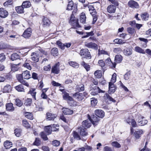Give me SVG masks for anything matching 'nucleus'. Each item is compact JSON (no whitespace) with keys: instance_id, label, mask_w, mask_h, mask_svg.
<instances>
[{"instance_id":"nucleus-1","label":"nucleus","mask_w":151,"mask_h":151,"mask_svg":"<svg viewBox=\"0 0 151 151\" xmlns=\"http://www.w3.org/2000/svg\"><path fill=\"white\" fill-rule=\"evenodd\" d=\"M11 60L12 61L18 60V63L14 64L12 66V69L15 71L17 70L18 68H16L14 69L15 67L19 65L22 63V60L20 58V57L17 53H13L11 57Z\"/></svg>"},{"instance_id":"nucleus-2","label":"nucleus","mask_w":151,"mask_h":151,"mask_svg":"<svg viewBox=\"0 0 151 151\" xmlns=\"http://www.w3.org/2000/svg\"><path fill=\"white\" fill-rule=\"evenodd\" d=\"M79 54L83 58L91 59V57L90 53L88 49L81 50Z\"/></svg>"},{"instance_id":"nucleus-3","label":"nucleus","mask_w":151,"mask_h":151,"mask_svg":"<svg viewBox=\"0 0 151 151\" xmlns=\"http://www.w3.org/2000/svg\"><path fill=\"white\" fill-rule=\"evenodd\" d=\"M88 119H90L93 124L95 126L97 125L99 121V117H98L96 115H93L91 117L89 115H88Z\"/></svg>"},{"instance_id":"nucleus-4","label":"nucleus","mask_w":151,"mask_h":151,"mask_svg":"<svg viewBox=\"0 0 151 151\" xmlns=\"http://www.w3.org/2000/svg\"><path fill=\"white\" fill-rule=\"evenodd\" d=\"M63 95V99L67 101H73V99L72 97L69 96V94L67 93L66 91L64 89H60Z\"/></svg>"},{"instance_id":"nucleus-5","label":"nucleus","mask_w":151,"mask_h":151,"mask_svg":"<svg viewBox=\"0 0 151 151\" xmlns=\"http://www.w3.org/2000/svg\"><path fill=\"white\" fill-rule=\"evenodd\" d=\"M91 94L92 95H95L100 93H104L105 92L100 89V88L97 86H95L93 89L91 90Z\"/></svg>"},{"instance_id":"nucleus-6","label":"nucleus","mask_w":151,"mask_h":151,"mask_svg":"<svg viewBox=\"0 0 151 151\" xmlns=\"http://www.w3.org/2000/svg\"><path fill=\"white\" fill-rule=\"evenodd\" d=\"M74 9L73 13H76L77 11V6H73V2L71 1H69L67 6V9L68 10H70Z\"/></svg>"},{"instance_id":"nucleus-7","label":"nucleus","mask_w":151,"mask_h":151,"mask_svg":"<svg viewBox=\"0 0 151 151\" xmlns=\"http://www.w3.org/2000/svg\"><path fill=\"white\" fill-rule=\"evenodd\" d=\"M60 63H56L52 68L51 73L58 74L60 73Z\"/></svg>"},{"instance_id":"nucleus-8","label":"nucleus","mask_w":151,"mask_h":151,"mask_svg":"<svg viewBox=\"0 0 151 151\" xmlns=\"http://www.w3.org/2000/svg\"><path fill=\"white\" fill-rule=\"evenodd\" d=\"M122 60V57L120 55H116L115 58V62L112 63V67L115 68L116 63H119L121 62Z\"/></svg>"},{"instance_id":"nucleus-9","label":"nucleus","mask_w":151,"mask_h":151,"mask_svg":"<svg viewBox=\"0 0 151 151\" xmlns=\"http://www.w3.org/2000/svg\"><path fill=\"white\" fill-rule=\"evenodd\" d=\"M91 122L90 119L86 120L83 121L82 123V125L81 127H83V128L86 129L89 128L91 125Z\"/></svg>"},{"instance_id":"nucleus-10","label":"nucleus","mask_w":151,"mask_h":151,"mask_svg":"<svg viewBox=\"0 0 151 151\" xmlns=\"http://www.w3.org/2000/svg\"><path fill=\"white\" fill-rule=\"evenodd\" d=\"M128 5L129 6L132 8H137L139 6L138 3L133 0L129 1L128 3Z\"/></svg>"},{"instance_id":"nucleus-11","label":"nucleus","mask_w":151,"mask_h":151,"mask_svg":"<svg viewBox=\"0 0 151 151\" xmlns=\"http://www.w3.org/2000/svg\"><path fill=\"white\" fill-rule=\"evenodd\" d=\"M31 29L28 28L24 31L22 36L26 38H29L31 35Z\"/></svg>"},{"instance_id":"nucleus-12","label":"nucleus","mask_w":151,"mask_h":151,"mask_svg":"<svg viewBox=\"0 0 151 151\" xmlns=\"http://www.w3.org/2000/svg\"><path fill=\"white\" fill-rule=\"evenodd\" d=\"M78 132H80L81 136L84 137L88 135V133L86 132V129L83 128V127H80L78 128Z\"/></svg>"},{"instance_id":"nucleus-13","label":"nucleus","mask_w":151,"mask_h":151,"mask_svg":"<svg viewBox=\"0 0 151 151\" xmlns=\"http://www.w3.org/2000/svg\"><path fill=\"white\" fill-rule=\"evenodd\" d=\"M85 46L89 48H91L95 49H97L98 46L96 44L92 42H86L85 44Z\"/></svg>"},{"instance_id":"nucleus-14","label":"nucleus","mask_w":151,"mask_h":151,"mask_svg":"<svg viewBox=\"0 0 151 151\" xmlns=\"http://www.w3.org/2000/svg\"><path fill=\"white\" fill-rule=\"evenodd\" d=\"M95 112V114L99 117L102 118L104 116V112L101 110L97 109Z\"/></svg>"},{"instance_id":"nucleus-15","label":"nucleus","mask_w":151,"mask_h":151,"mask_svg":"<svg viewBox=\"0 0 151 151\" xmlns=\"http://www.w3.org/2000/svg\"><path fill=\"white\" fill-rule=\"evenodd\" d=\"M73 96L78 101H81L84 99L83 95L81 93H76L73 95Z\"/></svg>"},{"instance_id":"nucleus-16","label":"nucleus","mask_w":151,"mask_h":151,"mask_svg":"<svg viewBox=\"0 0 151 151\" xmlns=\"http://www.w3.org/2000/svg\"><path fill=\"white\" fill-rule=\"evenodd\" d=\"M8 13L7 11L3 8L0 9V17L4 18L8 15Z\"/></svg>"},{"instance_id":"nucleus-17","label":"nucleus","mask_w":151,"mask_h":151,"mask_svg":"<svg viewBox=\"0 0 151 151\" xmlns=\"http://www.w3.org/2000/svg\"><path fill=\"white\" fill-rule=\"evenodd\" d=\"M116 7L115 6L112 5H110L107 8V10L108 12L110 13H114L115 12Z\"/></svg>"},{"instance_id":"nucleus-18","label":"nucleus","mask_w":151,"mask_h":151,"mask_svg":"<svg viewBox=\"0 0 151 151\" xmlns=\"http://www.w3.org/2000/svg\"><path fill=\"white\" fill-rule=\"evenodd\" d=\"M63 114L65 115H71L73 113V111L67 108H63L62 109Z\"/></svg>"},{"instance_id":"nucleus-19","label":"nucleus","mask_w":151,"mask_h":151,"mask_svg":"<svg viewBox=\"0 0 151 151\" xmlns=\"http://www.w3.org/2000/svg\"><path fill=\"white\" fill-rule=\"evenodd\" d=\"M90 13L93 17V24H94L97 19V12H96L95 10H94L93 11L90 12Z\"/></svg>"},{"instance_id":"nucleus-20","label":"nucleus","mask_w":151,"mask_h":151,"mask_svg":"<svg viewBox=\"0 0 151 151\" xmlns=\"http://www.w3.org/2000/svg\"><path fill=\"white\" fill-rule=\"evenodd\" d=\"M22 74L24 79H28L31 78V75L29 71L27 70L24 71Z\"/></svg>"},{"instance_id":"nucleus-21","label":"nucleus","mask_w":151,"mask_h":151,"mask_svg":"<svg viewBox=\"0 0 151 151\" xmlns=\"http://www.w3.org/2000/svg\"><path fill=\"white\" fill-rule=\"evenodd\" d=\"M42 24L45 27L49 26L50 24V20L44 16L43 17Z\"/></svg>"},{"instance_id":"nucleus-22","label":"nucleus","mask_w":151,"mask_h":151,"mask_svg":"<svg viewBox=\"0 0 151 151\" xmlns=\"http://www.w3.org/2000/svg\"><path fill=\"white\" fill-rule=\"evenodd\" d=\"M143 131L141 129H138L135 131L134 132V135L137 139H138L140 137L141 135L143 133Z\"/></svg>"},{"instance_id":"nucleus-23","label":"nucleus","mask_w":151,"mask_h":151,"mask_svg":"<svg viewBox=\"0 0 151 151\" xmlns=\"http://www.w3.org/2000/svg\"><path fill=\"white\" fill-rule=\"evenodd\" d=\"M31 58L32 60L35 62H37L39 61V58L35 52L32 53L31 54Z\"/></svg>"},{"instance_id":"nucleus-24","label":"nucleus","mask_w":151,"mask_h":151,"mask_svg":"<svg viewBox=\"0 0 151 151\" xmlns=\"http://www.w3.org/2000/svg\"><path fill=\"white\" fill-rule=\"evenodd\" d=\"M123 52L125 55L129 56L132 54V50L131 48H128L124 49Z\"/></svg>"},{"instance_id":"nucleus-25","label":"nucleus","mask_w":151,"mask_h":151,"mask_svg":"<svg viewBox=\"0 0 151 151\" xmlns=\"http://www.w3.org/2000/svg\"><path fill=\"white\" fill-rule=\"evenodd\" d=\"M51 126V125H50L45 127V130L47 133L48 135L50 134L52 131H56L55 129H52Z\"/></svg>"},{"instance_id":"nucleus-26","label":"nucleus","mask_w":151,"mask_h":151,"mask_svg":"<svg viewBox=\"0 0 151 151\" xmlns=\"http://www.w3.org/2000/svg\"><path fill=\"white\" fill-rule=\"evenodd\" d=\"M24 8L22 5L15 7V9L19 14L23 13L24 12Z\"/></svg>"},{"instance_id":"nucleus-27","label":"nucleus","mask_w":151,"mask_h":151,"mask_svg":"<svg viewBox=\"0 0 151 151\" xmlns=\"http://www.w3.org/2000/svg\"><path fill=\"white\" fill-rule=\"evenodd\" d=\"M24 114L25 116L28 119L30 120H32L33 119V114L31 112H25Z\"/></svg>"},{"instance_id":"nucleus-28","label":"nucleus","mask_w":151,"mask_h":151,"mask_svg":"<svg viewBox=\"0 0 151 151\" xmlns=\"http://www.w3.org/2000/svg\"><path fill=\"white\" fill-rule=\"evenodd\" d=\"M81 65L84 67L87 71L90 70V66L88 63H86L84 61L82 62L81 63Z\"/></svg>"},{"instance_id":"nucleus-29","label":"nucleus","mask_w":151,"mask_h":151,"mask_svg":"<svg viewBox=\"0 0 151 151\" xmlns=\"http://www.w3.org/2000/svg\"><path fill=\"white\" fill-rule=\"evenodd\" d=\"M86 17L85 14L83 12L80 15V22L83 24L85 23L86 21Z\"/></svg>"},{"instance_id":"nucleus-30","label":"nucleus","mask_w":151,"mask_h":151,"mask_svg":"<svg viewBox=\"0 0 151 151\" xmlns=\"http://www.w3.org/2000/svg\"><path fill=\"white\" fill-rule=\"evenodd\" d=\"M22 5L25 8H29L31 6V4L29 1H24L22 4Z\"/></svg>"},{"instance_id":"nucleus-31","label":"nucleus","mask_w":151,"mask_h":151,"mask_svg":"<svg viewBox=\"0 0 151 151\" xmlns=\"http://www.w3.org/2000/svg\"><path fill=\"white\" fill-rule=\"evenodd\" d=\"M51 53L54 56H57L58 54V51L57 48L54 47L51 50Z\"/></svg>"},{"instance_id":"nucleus-32","label":"nucleus","mask_w":151,"mask_h":151,"mask_svg":"<svg viewBox=\"0 0 151 151\" xmlns=\"http://www.w3.org/2000/svg\"><path fill=\"white\" fill-rule=\"evenodd\" d=\"M104 97V99L106 100L108 99L110 101H112L113 103H115L116 101L114 99L112 98L109 95L108 93H106Z\"/></svg>"},{"instance_id":"nucleus-33","label":"nucleus","mask_w":151,"mask_h":151,"mask_svg":"<svg viewBox=\"0 0 151 151\" xmlns=\"http://www.w3.org/2000/svg\"><path fill=\"white\" fill-rule=\"evenodd\" d=\"M70 24L72 25L73 27L75 29L80 27V26L78 24L77 20H74V22H71Z\"/></svg>"},{"instance_id":"nucleus-34","label":"nucleus","mask_w":151,"mask_h":151,"mask_svg":"<svg viewBox=\"0 0 151 151\" xmlns=\"http://www.w3.org/2000/svg\"><path fill=\"white\" fill-rule=\"evenodd\" d=\"M109 92L114 93L115 91V87L114 86V84H111V83H109Z\"/></svg>"},{"instance_id":"nucleus-35","label":"nucleus","mask_w":151,"mask_h":151,"mask_svg":"<svg viewBox=\"0 0 151 151\" xmlns=\"http://www.w3.org/2000/svg\"><path fill=\"white\" fill-rule=\"evenodd\" d=\"M134 50L136 52L140 53L145 54V53L144 50L138 46L135 47Z\"/></svg>"},{"instance_id":"nucleus-36","label":"nucleus","mask_w":151,"mask_h":151,"mask_svg":"<svg viewBox=\"0 0 151 151\" xmlns=\"http://www.w3.org/2000/svg\"><path fill=\"white\" fill-rule=\"evenodd\" d=\"M94 74L95 77L97 78H101L102 76L101 71L100 70H97L96 71Z\"/></svg>"},{"instance_id":"nucleus-37","label":"nucleus","mask_w":151,"mask_h":151,"mask_svg":"<svg viewBox=\"0 0 151 151\" xmlns=\"http://www.w3.org/2000/svg\"><path fill=\"white\" fill-rule=\"evenodd\" d=\"M15 89L19 92H23L24 91V87L22 85H19L15 87Z\"/></svg>"},{"instance_id":"nucleus-38","label":"nucleus","mask_w":151,"mask_h":151,"mask_svg":"<svg viewBox=\"0 0 151 151\" xmlns=\"http://www.w3.org/2000/svg\"><path fill=\"white\" fill-rule=\"evenodd\" d=\"M11 90V86L7 84L3 88V92L4 93L9 92Z\"/></svg>"},{"instance_id":"nucleus-39","label":"nucleus","mask_w":151,"mask_h":151,"mask_svg":"<svg viewBox=\"0 0 151 151\" xmlns=\"http://www.w3.org/2000/svg\"><path fill=\"white\" fill-rule=\"evenodd\" d=\"M149 17V15L147 12H145L141 15L142 19L144 20H147Z\"/></svg>"},{"instance_id":"nucleus-40","label":"nucleus","mask_w":151,"mask_h":151,"mask_svg":"<svg viewBox=\"0 0 151 151\" xmlns=\"http://www.w3.org/2000/svg\"><path fill=\"white\" fill-rule=\"evenodd\" d=\"M41 142L40 139L39 138H36L33 145L36 146H39L40 145Z\"/></svg>"},{"instance_id":"nucleus-41","label":"nucleus","mask_w":151,"mask_h":151,"mask_svg":"<svg viewBox=\"0 0 151 151\" xmlns=\"http://www.w3.org/2000/svg\"><path fill=\"white\" fill-rule=\"evenodd\" d=\"M72 135L74 138L78 140L81 139L80 137L76 131H74L72 133Z\"/></svg>"},{"instance_id":"nucleus-42","label":"nucleus","mask_w":151,"mask_h":151,"mask_svg":"<svg viewBox=\"0 0 151 151\" xmlns=\"http://www.w3.org/2000/svg\"><path fill=\"white\" fill-rule=\"evenodd\" d=\"M13 104H6V109L7 110L9 111H13L14 110V108L13 106Z\"/></svg>"},{"instance_id":"nucleus-43","label":"nucleus","mask_w":151,"mask_h":151,"mask_svg":"<svg viewBox=\"0 0 151 151\" xmlns=\"http://www.w3.org/2000/svg\"><path fill=\"white\" fill-rule=\"evenodd\" d=\"M57 45L62 50H64L65 48V43L63 44L60 41H58L56 42Z\"/></svg>"},{"instance_id":"nucleus-44","label":"nucleus","mask_w":151,"mask_h":151,"mask_svg":"<svg viewBox=\"0 0 151 151\" xmlns=\"http://www.w3.org/2000/svg\"><path fill=\"white\" fill-rule=\"evenodd\" d=\"M68 63L70 65L75 68H78L79 66V65L75 62L70 61Z\"/></svg>"},{"instance_id":"nucleus-45","label":"nucleus","mask_w":151,"mask_h":151,"mask_svg":"<svg viewBox=\"0 0 151 151\" xmlns=\"http://www.w3.org/2000/svg\"><path fill=\"white\" fill-rule=\"evenodd\" d=\"M127 31L129 33L132 35H133L136 33V31L134 29L131 27L127 28Z\"/></svg>"},{"instance_id":"nucleus-46","label":"nucleus","mask_w":151,"mask_h":151,"mask_svg":"<svg viewBox=\"0 0 151 151\" xmlns=\"http://www.w3.org/2000/svg\"><path fill=\"white\" fill-rule=\"evenodd\" d=\"M21 130L20 129H16L14 130V134L17 137H19L21 135Z\"/></svg>"},{"instance_id":"nucleus-47","label":"nucleus","mask_w":151,"mask_h":151,"mask_svg":"<svg viewBox=\"0 0 151 151\" xmlns=\"http://www.w3.org/2000/svg\"><path fill=\"white\" fill-rule=\"evenodd\" d=\"M29 93L31 94L32 97L36 100L35 95L36 92L35 91V89L31 88L30 89Z\"/></svg>"},{"instance_id":"nucleus-48","label":"nucleus","mask_w":151,"mask_h":151,"mask_svg":"<svg viewBox=\"0 0 151 151\" xmlns=\"http://www.w3.org/2000/svg\"><path fill=\"white\" fill-rule=\"evenodd\" d=\"M12 145V142L9 141H6L4 143V146L6 149L9 148V147Z\"/></svg>"},{"instance_id":"nucleus-49","label":"nucleus","mask_w":151,"mask_h":151,"mask_svg":"<svg viewBox=\"0 0 151 151\" xmlns=\"http://www.w3.org/2000/svg\"><path fill=\"white\" fill-rule=\"evenodd\" d=\"M23 125L27 128L30 127V126L28 122L26 120H23L22 121Z\"/></svg>"},{"instance_id":"nucleus-50","label":"nucleus","mask_w":151,"mask_h":151,"mask_svg":"<svg viewBox=\"0 0 151 151\" xmlns=\"http://www.w3.org/2000/svg\"><path fill=\"white\" fill-rule=\"evenodd\" d=\"M57 116V114L52 113V116L51 117H47V120H53Z\"/></svg>"},{"instance_id":"nucleus-51","label":"nucleus","mask_w":151,"mask_h":151,"mask_svg":"<svg viewBox=\"0 0 151 151\" xmlns=\"http://www.w3.org/2000/svg\"><path fill=\"white\" fill-rule=\"evenodd\" d=\"M116 80V75L115 73H114L112 76L111 82L109 83H111V84H114Z\"/></svg>"},{"instance_id":"nucleus-52","label":"nucleus","mask_w":151,"mask_h":151,"mask_svg":"<svg viewBox=\"0 0 151 151\" xmlns=\"http://www.w3.org/2000/svg\"><path fill=\"white\" fill-rule=\"evenodd\" d=\"M60 142L59 141L55 140L52 141V145L54 146L58 147L60 144Z\"/></svg>"},{"instance_id":"nucleus-53","label":"nucleus","mask_w":151,"mask_h":151,"mask_svg":"<svg viewBox=\"0 0 151 151\" xmlns=\"http://www.w3.org/2000/svg\"><path fill=\"white\" fill-rule=\"evenodd\" d=\"M147 121L145 119H142L140 120L139 123V125L140 126H144L147 124Z\"/></svg>"},{"instance_id":"nucleus-54","label":"nucleus","mask_w":151,"mask_h":151,"mask_svg":"<svg viewBox=\"0 0 151 151\" xmlns=\"http://www.w3.org/2000/svg\"><path fill=\"white\" fill-rule=\"evenodd\" d=\"M108 1L110 2L111 4L114 5V6H117L119 5V2L117 0H108Z\"/></svg>"},{"instance_id":"nucleus-55","label":"nucleus","mask_w":151,"mask_h":151,"mask_svg":"<svg viewBox=\"0 0 151 151\" xmlns=\"http://www.w3.org/2000/svg\"><path fill=\"white\" fill-rule=\"evenodd\" d=\"M27 60H26L25 62V63L23 64V65L24 67L26 68L29 70H31V67L30 66L29 64L27 63Z\"/></svg>"},{"instance_id":"nucleus-56","label":"nucleus","mask_w":151,"mask_h":151,"mask_svg":"<svg viewBox=\"0 0 151 151\" xmlns=\"http://www.w3.org/2000/svg\"><path fill=\"white\" fill-rule=\"evenodd\" d=\"M112 146L116 148H119L121 147L120 145L117 142H113L112 143Z\"/></svg>"},{"instance_id":"nucleus-57","label":"nucleus","mask_w":151,"mask_h":151,"mask_svg":"<svg viewBox=\"0 0 151 151\" xmlns=\"http://www.w3.org/2000/svg\"><path fill=\"white\" fill-rule=\"evenodd\" d=\"M41 137V138L44 140H48V138L47 137V135L43 132H42L40 133Z\"/></svg>"},{"instance_id":"nucleus-58","label":"nucleus","mask_w":151,"mask_h":151,"mask_svg":"<svg viewBox=\"0 0 151 151\" xmlns=\"http://www.w3.org/2000/svg\"><path fill=\"white\" fill-rule=\"evenodd\" d=\"M98 51L99 55L104 54L109 55L108 53L104 50H100V49H99Z\"/></svg>"},{"instance_id":"nucleus-59","label":"nucleus","mask_w":151,"mask_h":151,"mask_svg":"<svg viewBox=\"0 0 151 151\" xmlns=\"http://www.w3.org/2000/svg\"><path fill=\"white\" fill-rule=\"evenodd\" d=\"M47 90V88L45 89H44L42 90V93L41 95V97L43 99H46L47 96L44 93L45 92H46Z\"/></svg>"},{"instance_id":"nucleus-60","label":"nucleus","mask_w":151,"mask_h":151,"mask_svg":"<svg viewBox=\"0 0 151 151\" xmlns=\"http://www.w3.org/2000/svg\"><path fill=\"white\" fill-rule=\"evenodd\" d=\"M22 74H18L17 75V78L18 81L20 82L23 79Z\"/></svg>"},{"instance_id":"nucleus-61","label":"nucleus","mask_w":151,"mask_h":151,"mask_svg":"<svg viewBox=\"0 0 151 151\" xmlns=\"http://www.w3.org/2000/svg\"><path fill=\"white\" fill-rule=\"evenodd\" d=\"M136 118L137 121V122L138 123L139 122L140 120H141L142 119H143V118L140 114L137 115L136 116Z\"/></svg>"},{"instance_id":"nucleus-62","label":"nucleus","mask_w":151,"mask_h":151,"mask_svg":"<svg viewBox=\"0 0 151 151\" xmlns=\"http://www.w3.org/2000/svg\"><path fill=\"white\" fill-rule=\"evenodd\" d=\"M60 119L65 122L67 123H68V121L67 119L63 114L60 116Z\"/></svg>"},{"instance_id":"nucleus-63","label":"nucleus","mask_w":151,"mask_h":151,"mask_svg":"<svg viewBox=\"0 0 151 151\" xmlns=\"http://www.w3.org/2000/svg\"><path fill=\"white\" fill-rule=\"evenodd\" d=\"M130 77V74L129 73H127L124 75V78L126 80H128Z\"/></svg>"},{"instance_id":"nucleus-64","label":"nucleus","mask_w":151,"mask_h":151,"mask_svg":"<svg viewBox=\"0 0 151 151\" xmlns=\"http://www.w3.org/2000/svg\"><path fill=\"white\" fill-rule=\"evenodd\" d=\"M41 149L43 151H50L49 148L47 146H42Z\"/></svg>"}]
</instances>
